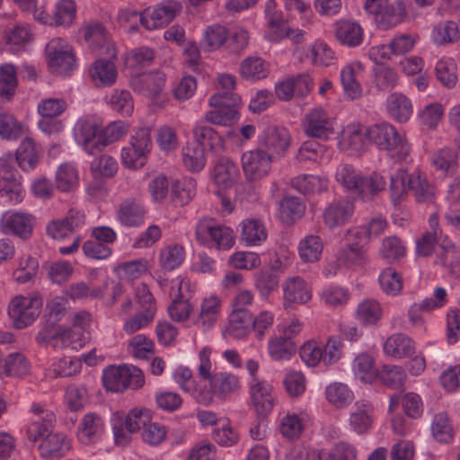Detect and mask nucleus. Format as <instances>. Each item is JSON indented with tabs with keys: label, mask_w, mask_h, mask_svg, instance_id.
Here are the masks:
<instances>
[{
	"label": "nucleus",
	"mask_w": 460,
	"mask_h": 460,
	"mask_svg": "<svg viewBox=\"0 0 460 460\" xmlns=\"http://www.w3.org/2000/svg\"><path fill=\"white\" fill-rule=\"evenodd\" d=\"M323 248V242L318 235H307L299 243V256L305 262L317 261L322 255Z\"/></svg>",
	"instance_id": "8fccbe9b"
},
{
	"label": "nucleus",
	"mask_w": 460,
	"mask_h": 460,
	"mask_svg": "<svg viewBox=\"0 0 460 460\" xmlns=\"http://www.w3.org/2000/svg\"><path fill=\"white\" fill-rule=\"evenodd\" d=\"M16 162L23 171H31L39 164V153L34 141L27 137L22 141L15 153Z\"/></svg>",
	"instance_id": "e433bc0d"
},
{
	"label": "nucleus",
	"mask_w": 460,
	"mask_h": 460,
	"mask_svg": "<svg viewBox=\"0 0 460 460\" xmlns=\"http://www.w3.org/2000/svg\"><path fill=\"white\" fill-rule=\"evenodd\" d=\"M195 238L200 244L218 251L231 249L235 242L234 231L212 218H204L197 223Z\"/></svg>",
	"instance_id": "7ed1b4c3"
},
{
	"label": "nucleus",
	"mask_w": 460,
	"mask_h": 460,
	"mask_svg": "<svg viewBox=\"0 0 460 460\" xmlns=\"http://www.w3.org/2000/svg\"><path fill=\"white\" fill-rule=\"evenodd\" d=\"M379 253L383 259L393 263L404 257L406 247L398 236L391 235L382 241Z\"/></svg>",
	"instance_id": "603ef678"
},
{
	"label": "nucleus",
	"mask_w": 460,
	"mask_h": 460,
	"mask_svg": "<svg viewBox=\"0 0 460 460\" xmlns=\"http://www.w3.org/2000/svg\"><path fill=\"white\" fill-rule=\"evenodd\" d=\"M305 209V204L297 197L287 196L279 201L280 217L287 224L301 218Z\"/></svg>",
	"instance_id": "37998d69"
},
{
	"label": "nucleus",
	"mask_w": 460,
	"mask_h": 460,
	"mask_svg": "<svg viewBox=\"0 0 460 460\" xmlns=\"http://www.w3.org/2000/svg\"><path fill=\"white\" fill-rule=\"evenodd\" d=\"M102 128L92 119H81L75 126V137L89 155H98L102 152Z\"/></svg>",
	"instance_id": "a211bd4d"
},
{
	"label": "nucleus",
	"mask_w": 460,
	"mask_h": 460,
	"mask_svg": "<svg viewBox=\"0 0 460 460\" xmlns=\"http://www.w3.org/2000/svg\"><path fill=\"white\" fill-rule=\"evenodd\" d=\"M212 110L208 111L205 115V119L208 123L231 126L238 119V111L235 108H228L225 106H211Z\"/></svg>",
	"instance_id": "4d7b16f0"
},
{
	"label": "nucleus",
	"mask_w": 460,
	"mask_h": 460,
	"mask_svg": "<svg viewBox=\"0 0 460 460\" xmlns=\"http://www.w3.org/2000/svg\"><path fill=\"white\" fill-rule=\"evenodd\" d=\"M357 70H361L360 64H349L341 71V81L344 93L351 100L359 98L362 93V88L356 79Z\"/></svg>",
	"instance_id": "ea45409f"
},
{
	"label": "nucleus",
	"mask_w": 460,
	"mask_h": 460,
	"mask_svg": "<svg viewBox=\"0 0 460 460\" xmlns=\"http://www.w3.org/2000/svg\"><path fill=\"white\" fill-rule=\"evenodd\" d=\"M13 159L11 156L0 158V202L17 204L23 198V188L20 178L13 172Z\"/></svg>",
	"instance_id": "9d476101"
},
{
	"label": "nucleus",
	"mask_w": 460,
	"mask_h": 460,
	"mask_svg": "<svg viewBox=\"0 0 460 460\" xmlns=\"http://www.w3.org/2000/svg\"><path fill=\"white\" fill-rule=\"evenodd\" d=\"M84 38L93 49H98L99 55H106L109 58H117L115 44L109 40L104 26L100 22H91L83 28Z\"/></svg>",
	"instance_id": "2eb2a0df"
},
{
	"label": "nucleus",
	"mask_w": 460,
	"mask_h": 460,
	"mask_svg": "<svg viewBox=\"0 0 460 460\" xmlns=\"http://www.w3.org/2000/svg\"><path fill=\"white\" fill-rule=\"evenodd\" d=\"M184 258V248L179 244H172L161 250L159 261L164 270H172L182 263Z\"/></svg>",
	"instance_id": "bf43d9fd"
},
{
	"label": "nucleus",
	"mask_w": 460,
	"mask_h": 460,
	"mask_svg": "<svg viewBox=\"0 0 460 460\" xmlns=\"http://www.w3.org/2000/svg\"><path fill=\"white\" fill-rule=\"evenodd\" d=\"M165 83L166 75L160 70L132 75L129 80V85L134 92L151 100L161 97Z\"/></svg>",
	"instance_id": "9b49d317"
},
{
	"label": "nucleus",
	"mask_w": 460,
	"mask_h": 460,
	"mask_svg": "<svg viewBox=\"0 0 460 460\" xmlns=\"http://www.w3.org/2000/svg\"><path fill=\"white\" fill-rule=\"evenodd\" d=\"M182 284V279L172 281L170 292L172 304L168 306L171 319L179 323L187 321L193 309L189 300L181 293Z\"/></svg>",
	"instance_id": "412c9836"
},
{
	"label": "nucleus",
	"mask_w": 460,
	"mask_h": 460,
	"mask_svg": "<svg viewBox=\"0 0 460 460\" xmlns=\"http://www.w3.org/2000/svg\"><path fill=\"white\" fill-rule=\"evenodd\" d=\"M42 301L36 296H14L8 305V315L13 327L23 329L31 325L40 313Z\"/></svg>",
	"instance_id": "0eeeda50"
},
{
	"label": "nucleus",
	"mask_w": 460,
	"mask_h": 460,
	"mask_svg": "<svg viewBox=\"0 0 460 460\" xmlns=\"http://www.w3.org/2000/svg\"><path fill=\"white\" fill-rule=\"evenodd\" d=\"M18 85L16 69L12 64L0 66V98L10 100Z\"/></svg>",
	"instance_id": "864d4df0"
},
{
	"label": "nucleus",
	"mask_w": 460,
	"mask_h": 460,
	"mask_svg": "<svg viewBox=\"0 0 460 460\" xmlns=\"http://www.w3.org/2000/svg\"><path fill=\"white\" fill-rule=\"evenodd\" d=\"M336 120L322 107L309 110L301 121L305 136L320 140H329L335 134Z\"/></svg>",
	"instance_id": "6e6552de"
},
{
	"label": "nucleus",
	"mask_w": 460,
	"mask_h": 460,
	"mask_svg": "<svg viewBox=\"0 0 460 460\" xmlns=\"http://www.w3.org/2000/svg\"><path fill=\"white\" fill-rule=\"evenodd\" d=\"M381 382L391 388H401L406 381V373L402 367L385 365L379 371Z\"/></svg>",
	"instance_id": "338daca9"
},
{
	"label": "nucleus",
	"mask_w": 460,
	"mask_h": 460,
	"mask_svg": "<svg viewBox=\"0 0 460 460\" xmlns=\"http://www.w3.org/2000/svg\"><path fill=\"white\" fill-rule=\"evenodd\" d=\"M178 1L166 0L159 4L147 16H141L140 23L147 30H155L170 23L181 11Z\"/></svg>",
	"instance_id": "4468645a"
},
{
	"label": "nucleus",
	"mask_w": 460,
	"mask_h": 460,
	"mask_svg": "<svg viewBox=\"0 0 460 460\" xmlns=\"http://www.w3.org/2000/svg\"><path fill=\"white\" fill-rule=\"evenodd\" d=\"M265 15L267 18L269 33L268 37L271 41H278L285 38L287 25L281 12L276 9V2L269 0L265 5Z\"/></svg>",
	"instance_id": "c85d7f7f"
},
{
	"label": "nucleus",
	"mask_w": 460,
	"mask_h": 460,
	"mask_svg": "<svg viewBox=\"0 0 460 460\" xmlns=\"http://www.w3.org/2000/svg\"><path fill=\"white\" fill-rule=\"evenodd\" d=\"M31 215L21 212H5L0 220V230L5 234H13L22 239H28L33 230Z\"/></svg>",
	"instance_id": "dca6fc26"
},
{
	"label": "nucleus",
	"mask_w": 460,
	"mask_h": 460,
	"mask_svg": "<svg viewBox=\"0 0 460 460\" xmlns=\"http://www.w3.org/2000/svg\"><path fill=\"white\" fill-rule=\"evenodd\" d=\"M71 449V443L63 433H48L39 446L40 455L46 459L60 458Z\"/></svg>",
	"instance_id": "4be33fe9"
},
{
	"label": "nucleus",
	"mask_w": 460,
	"mask_h": 460,
	"mask_svg": "<svg viewBox=\"0 0 460 460\" xmlns=\"http://www.w3.org/2000/svg\"><path fill=\"white\" fill-rule=\"evenodd\" d=\"M104 58L97 59L90 68V75L95 84L102 86L112 85L117 79L118 71L111 61L112 58Z\"/></svg>",
	"instance_id": "cd10ccee"
},
{
	"label": "nucleus",
	"mask_w": 460,
	"mask_h": 460,
	"mask_svg": "<svg viewBox=\"0 0 460 460\" xmlns=\"http://www.w3.org/2000/svg\"><path fill=\"white\" fill-rule=\"evenodd\" d=\"M146 210L144 206L136 199L124 200L118 210L119 222L127 226H137L144 221Z\"/></svg>",
	"instance_id": "2f4dec72"
},
{
	"label": "nucleus",
	"mask_w": 460,
	"mask_h": 460,
	"mask_svg": "<svg viewBox=\"0 0 460 460\" xmlns=\"http://www.w3.org/2000/svg\"><path fill=\"white\" fill-rule=\"evenodd\" d=\"M379 285L382 290L390 296L398 295L402 288L401 275L392 267L385 268L379 275Z\"/></svg>",
	"instance_id": "0e129e2a"
},
{
	"label": "nucleus",
	"mask_w": 460,
	"mask_h": 460,
	"mask_svg": "<svg viewBox=\"0 0 460 460\" xmlns=\"http://www.w3.org/2000/svg\"><path fill=\"white\" fill-rule=\"evenodd\" d=\"M414 350L413 341L403 333L391 335L384 344L385 353L396 358L410 357Z\"/></svg>",
	"instance_id": "7c9ffc66"
},
{
	"label": "nucleus",
	"mask_w": 460,
	"mask_h": 460,
	"mask_svg": "<svg viewBox=\"0 0 460 460\" xmlns=\"http://www.w3.org/2000/svg\"><path fill=\"white\" fill-rule=\"evenodd\" d=\"M208 384L213 387L214 392H216V396L223 399L235 393L240 388L237 376L226 372L214 374L213 377L208 381Z\"/></svg>",
	"instance_id": "58836bf2"
},
{
	"label": "nucleus",
	"mask_w": 460,
	"mask_h": 460,
	"mask_svg": "<svg viewBox=\"0 0 460 460\" xmlns=\"http://www.w3.org/2000/svg\"><path fill=\"white\" fill-rule=\"evenodd\" d=\"M325 397L333 407L343 409L351 403L354 394L347 385L334 382L325 388Z\"/></svg>",
	"instance_id": "4c0bfd02"
},
{
	"label": "nucleus",
	"mask_w": 460,
	"mask_h": 460,
	"mask_svg": "<svg viewBox=\"0 0 460 460\" xmlns=\"http://www.w3.org/2000/svg\"><path fill=\"white\" fill-rule=\"evenodd\" d=\"M182 161L191 172L201 171L206 164L204 146L200 144H189L182 149Z\"/></svg>",
	"instance_id": "09e8293b"
},
{
	"label": "nucleus",
	"mask_w": 460,
	"mask_h": 460,
	"mask_svg": "<svg viewBox=\"0 0 460 460\" xmlns=\"http://www.w3.org/2000/svg\"><path fill=\"white\" fill-rule=\"evenodd\" d=\"M364 9L374 16L376 26L382 30L398 25L407 16L406 4L402 0H366Z\"/></svg>",
	"instance_id": "20e7f679"
},
{
	"label": "nucleus",
	"mask_w": 460,
	"mask_h": 460,
	"mask_svg": "<svg viewBox=\"0 0 460 460\" xmlns=\"http://www.w3.org/2000/svg\"><path fill=\"white\" fill-rule=\"evenodd\" d=\"M104 387L113 393H120L127 388L138 389L145 384L144 374L136 367H113L104 369L102 375Z\"/></svg>",
	"instance_id": "39448f33"
},
{
	"label": "nucleus",
	"mask_w": 460,
	"mask_h": 460,
	"mask_svg": "<svg viewBox=\"0 0 460 460\" xmlns=\"http://www.w3.org/2000/svg\"><path fill=\"white\" fill-rule=\"evenodd\" d=\"M238 172V167L234 163L227 158H221L214 166V181L221 188H229L236 181Z\"/></svg>",
	"instance_id": "f704fd0d"
},
{
	"label": "nucleus",
	"mask_w": 460,
	"mask_h": 460,
	"mask_svg": "<svg viewBox=\"0 0 460 460\" xmlns=\"http://www.w3.org/2000/svg\"><path fill=\"white\" fill-rule=\"evenodd\" d=\"M78 183L76 169L70 164H61L56 172V187L62 192L72 191Z\"/></svg>",
	"instance_id": "13d9d810"
},
{
	"label": "nucleus",
	"mask_w": 460,
	"mask_h": 460,
	"mask_svg": "<svg viewBox=\"0 0 460 460\" xmlns=\"http://www.w3.org/2000/svg\"><path fill=\"white\" fill-rule=\"evenodd\" d=\"M382 314L381 305L376 300L367 299L358 305L357 316L363 324H375L381 319Z\"/></svg>",
	"instance_id": "052dcab7"
},
{
	"label": "nucleus",
	"mask_w": 460,
	"mask_h": 460,
	"mask_svg": "<svg viewBox=\"0 0 460 460\" xmlns=\"http://www.w3.org/2000/svg\"><path fill=\"white\" fill-rule=\"evenodd\" d=\"M460 38L457 24L453 21H447L436 25L431 32L432 41L436 45L453 43Z\"/></svg>",
	"instance_id": "5fc2aeb1"
},
{
	"label": "nucleus",
	"mask_w": 460,
	"mask_h": 460,
	"mask_svg": "<svg viewBox=\"0 0 460 460\" xmlns=\"http://www.w3.org/2000/svg\"><path fill=\"white\" fill-rule=\"evenodd\" d=\"M72 331L55 323H47L35 337L38 344L53 348H66L71 343Z\"/></svg>",
	"instance_id": "aec40b11"
},
{
	"label": "nucleus",
	"mask_w": 460,
	"mask_h": 460,
	"mask_svg": "<svg viewBox=\"0 0 460 460\" xmlns=\"http://www.w3.org/2000/svg\"><path fill=\"white\" fill-rule=\"evenodd\" d=\"M291 185L301 193L313 194L324 190L327 188V181L319 176L304 174L293 178Z\"/></svg>",
	"instance_id": "de8ad7c7"
},
{
	"label": "nucleus",
	"mask_w": 460,
	"mask_h": 460,
	"mask_svg": "<svg viewBox=\"0 0 460 460\" xmlns=\"http://www.w3.org/2000/svg\"><path fill=\"white\" fill-rule=\"evenodd\" d=\"M103 428L104 422L100 415L94 412L87 413L81 421L78 438L84 444H90L101 436Z\"/></svg>",
	"instance_id": "72a5a7b5"
},
{
	"label": "nucleus",
	"mask_w": 460,
	"mask_h": 460,
	"mask_svg": "<svg viewBox=\"0 0 460 460\" xmlns=\"http://www.w3.org/2000/svg\"><path fill=\"white\" fill-rule=\"evenodd\" d=\"M386 111L394 120L404 123L412 114L411 100L401 93H393L388 95L385 102Z\"/></svg>",
	"instance_id": "a878e982"
},
{
	"label": "nucleus",
	"mask_w": 460,
	"mask_h": 460,
	"mask_svg": "<svg viewBox=\"0 0 460 460\" xmlns=\"http://www.w3.org/2000/svg\"><path fill=\"white\" fill-rule=\"evenodd\" d=\"M221 309V300L211 296L202 300L199 311L193 314V324L206 332L211 329L217 321Z\"/></svg>",
	"instance_id": "6ab92c4d"
},
{
	"label": "nucleus",
	"mask_w": 460,
	"mask_h": 460,
	"mask_svg": "<svg viewBox=\"0 0 460 460\" xmlns=\"http://www.w3.org/2000/svg\"><path fill=\"white\" fill-rule=\"evenodd\" d=\"M409 190L413 193L415 199L420 203H431L436 197L435 186L420 171L411 173V179L409 180Z\"/></svg>",
	"instance_id": "c756f323"
},
{
	"label": "nucleus",
	"mask_w": 460,
	"mask_h": 460,
	"mask_svg": "<svg viewBox=\"0 0 460 460\" xmlns=\"http://www.w3.org/2000/svg\"><path fill=\"white\" fill-rule=\"evenodd\" d=\"M282 288L285 309L291 308L293 305H305L312 298L310 286L299 276L288 278Z\"/></svg>",
	"instance_id": "f3484780"
},
{
	"label": "nucleus",
	"mask_w": 460,
	"mask_h": 460,
	"mask_svg": "<svg viewBox=\"0 0 460 460\" xmlns=\"http://www.w3.org/2000/svg\"><path fill=\"white\" fill-rule=\"evenodd\" d=\"M269 69L259 57H248L240 65V74L246 80H260L268 75Z\"/></svg>",
	"instance_id": "49530a36"
},
{
	"label": "nucleus",
	"mask_w": 460,
	"mask_h": 460,
	"mask_svg": "<svg viewBox=\"0 0 460 460\" xmlns=\"http://www.w3.org/2000/svg\"><path fill=\"white\" fill-rule=\"evenodd\" d=\"M338 261L348 268H360L368 261L367 247L364 243L363 234L358 229H349L346 234V243L337 252Z\"/></svg>",
	"instance_id": "1a4fd4ad"
},
{
	"label": "nucleus",
	"mask_w": 460,
	"mask_h": 460,
	"mask_svg": "<svg viewBox=\"0 0 460 460\" xmlns=\"http://www.w3.org/2000/svg\"><path fill=\"white\" fill-rule=\"evenodd\" d=\"M252 315L250 311H232L229 315V333L234 338H243L252 327Z\"/></svg>",
	"instance_id": "c03bdc74"
},
{
	"label": "nucleus",
	"mask_w": 460,
	"mask_h": 460,
	"mask_svg": "<svg viewBox=\"0 0 460 460\" xmlns=\"http://www.w3.org/2000/svg\"><path fill=\"white\" fill-rule=\"evenodd\" d=\"M335 36L342 45L356 47L363 40V29L357 22L340 21L336 23Z\"/></svg>",
	"instance_id": "473e14b6"
},
{
	"label": "nucleus",
	"mask_w": 460,
	"mask_h": 460,
	"mask_svg": "<svg viewBox=\"0 0 460 460\" xmlns=\"http://www.w3.org/2000/svg\"><path fill=\"white\" fill-rule=\"evenodd\" d=\"M455 278L460 277V252L447 240L443 241L437 252V261Z\"/></svg>",
	"instance_id": "bb28decb"
},
{
	"label": "nucleus",
	"mask_w": 460,
	"mask_h": 460,
	"mask_svg": "<svg viewBox=\"0 0 460 460\" xmlns=\"http://www.w3.org/2000/svg\"><path fill=\"white\" fill-rule=\"evenodd\" d=\"M352 368L355 376L365 383H372L377 376L374 358L366 353L359 354L355 358Z\"/></svg>",
	"instance_id": "3c124183"
},
{
	"label": "nucleus",
	"mask_w": 460,
	"mask_h": 460,
	"mask_svg": "<svg viewBox=\"0 0 460 460\" xmlns=\"http://www.w3.org/2000/svg\"><path fill=\"white\" fill-rule=\"evenodd\" d=\"M76 17V4L74 0H59L55 6L53 19L58 26H70Z\"/></svg>",
	"instance_id": "680f3d73"
},
{
	"label": "nucleus",
	"mask_w": 460,
	"mask_h": 460,
	"mask_svg": "<svg viewBox=\"0 0 460 460\" xmlns=\"http://www.w3.org/2000/svg\"><path fill=\"white\" fill-rule=\"evenodd\" d=\"M270 384L259 379H255V383L251 384L252 402L259 415H267L273 409L275 399Z\"/></svg>",
	"instance_id": "5701e85b"
},
{
	"label": "nucleus",
	"mask_w": 460,
	"mask_h": 460,
	"mask_svg": "<svg viewBox=\"0 0 460 460\" xmlns=\"http://www.w3.org/2000/svg\"><path fill=\"white\" fill-rule=\"evenodd\" d=\"M273 159L261 148L246 152L242 156V167L248 181L265 177L271 168Z\"/></svg>",
	"instance_id": "ddd939ff"
},
{
	"label": "nucleus",
	"mask_w": 460,
	"mask_h": 460,
	"mask_svg": "<svg viewBox=\"0 0 460 460\" xmlns=\"http://www.w3.org/2000/svg\"><path fill=\"white\" fill-rule=\"evenodd\" d=\"M153 146L151 129L140 128L130 137L129 143L121 149V163L128 168H137L145 164Z\"/></svg>",
	"instance_id": "423d86ee"
},
{
	"label": "nucleus",
	"mask_w": 460,
	"mask_h": 460,
	"mask_svg": "<svg viewBox=\"0 0 460 460\" xmlns=\"http://www.w3.org/2000/svg\"><path fill=\"white\" fill-rule=\"evenodd\" d=\"M318 458L319 460H357V451L352 445L340 442L331 451L320 452Z\"/></svg>",
	"instance_id": "774afa93"
},
{
	"label": "nucleus",
	"mask_w": 460,
	"mask_h": 460,
	"mask_svg": "<svg viewBox=\"0 0 460 460\" xmlns=\"http://www.w3.org/2000/svg\"><path fill=\"white\" fill-rule=\"evenodd\" d=\"M373 405L368 401H357L349 415L351 429L358 434L367 432L373 422Z\"/></svg>",
	"instance_id": "393cba45"
},
{
	"label": "nucleus",
	"mask_w": 460,
	"mask_h": 460,
	"mask_svg": "<svg viewBox=\"0 0 460 460\" xmlns=\"http://www.w3.org/2000/svg\"><path fill=\"white\" fill-rule=\"evenodd\" d=\"M260 145L270 158L279 159L290 145V135L285 128L268 127L260 137Z\"/></svg>",
	"instance_id": "f8f14e48"
},
{
	"label": "nucleus",
	"mask_w": 460,
	"mask_h": 460,
	"mask_svg": "<svg viewBox=\"0 0 460 460\" xmlns=\"http://www.w3.org/2000/svg\"><path fill=\"white\" fill-rule=\"evenodd\" d=\"M335 177L348 190L363 198L385 190L386 184L385 178L379 173L373 172L369 177H364L349 164L341 165Z\"/></svg>",
	"instance_id": "f03ea898"
},
{
	"label": "nucleus",
	"mask_w": 460,
	"mask_h": 460,
	"mask_svg": "<svg viewBox=\"0 0 460 460\" xmlns=\"http://www.w3.org/2000/svg\"><path fill=\"white\" fill-rule=\"evenodd\" d=\"M279 286V277L269 270H260L254 275V287L263 298H268Z\"/></svg>",
	"instance_id": "69168bd1"
},
{
	"label": "nucleus",
	"mask_w": 460,
	"mask_h": 460,
	"mask_svg": "<svg viewBox=\"0 0 460 460\" xmlns=\"http://www.w3.org/2000/svg\"><path fill=\"white\" fill-rule=\"evenodd\" d=\"M433 166L442 173L453 174L458 166V155L449 147H443L437 151L432 156Z\"/></svg>",
	"instance_id": "a19ab883"
},
{
	"label": "nucleus",
	"mask_w": 460,
	"mask_h": 460,
	"mask_svg": "<svg viewBox=\"0 0 460 460\" xmlns=\"http://www.w3.org/2000/svg\"><path fill=\"white\" fill-rule=\"evenodd\" d=\"M81 364L76 358H63L53 363L47 370L50 378L67 377L79 372Z\"/></svg>",
	"instance_id": "e2e57ef3"
},
{
	"label": "nucleus",
	"mask_w": 460,
	"mask_h": 460,
	"mask_svg": "<svg viewBox=\"0 0 460 460\" xmlns=\"http://www.w3.org/2000/svg\"><path fill=\"white\" fill-rule=\"evenodd\" d=\"M296 352V344L281 335L271 337L268 341V353L276 361L288 360Z\"/></svg>",
	"instance_id": "c9c22d12"
},
{
	"label": "nucleus",
	"mask_w": 460,
	"mask_h": 460,
	"mask_svg": "<svg viewBox=\"0 0 460 460\" xmlns=\"http://www.w3.org/2000/svg\"><path fill=\"white\" fill-rule=\"evenodd\" d=\"M431 431L434 438L440 443H449L453 440L454 430L446 412H439L434 416Z\"/></svg>",
	"instance_id": "6e6d98bb"
},
{
	"label": "nucleus",
	"mask_w": 460,
	"mask_h": 460,
	"mask_svg": "<svg viewBox=\"0 0 460 460\" xmlns=\"http://www.w3.org/2000/svg\"><path fill=\"white\" fill-rule=\"evenodd\" d=\"M242 239L249 245H259L267 238L264 225L258 219H246L243 222Z\"/></svg>",
	"instance_id": "a18cd8bd"
},
{
	"label": "nucleus",
	"mask_w": 460,
	"mask_h": 460,
	"mask_svg": "<svg viewBox=\"0 0 460 460\" xmlns=\"http://www.w3.org/2000/svg\"><path fill=\"white\" fill-rule=\"evenodd\" d=\"M354 211L353 204L346 199L330 203L323 213V218L329 227H336L346 224Z\"/></svg>",
	"instance_id": "b1692460"
},
{
	"label": "nucleus",
	"mask_w": 460,
	"mask_h": 460,
	"mask_svg": "<svg viewBox=\"0 0 460 460\" xmlns=\"http://www.w3.org/2000/svg\"><path fill=\"white\" fill-rule=\"evenodd\" d=\"M229 37L228 30L226 26L216 23L208 26L203 33L202 44L207 51L219 49Z\"/></svg>",
	"instance_id": "79ce46f5"
},
{
	"label": "nucleus",
	"mask_w": 460,
	"mask_h": 460,
	"mask_svg": "<svg viewBox=\"0 0 460 460\" xmlns=\"http://www.w3.org/2000/svg\"><path fill=\"white\" fill-rule=\"evenodd\" d=\"M365 137L381 151L398 160H405L410 155L411 145L406 137L389 122L375 123L365 129Z\"/></svg>",
	"instance_id": "f257e3e1"
}]
</instances>
